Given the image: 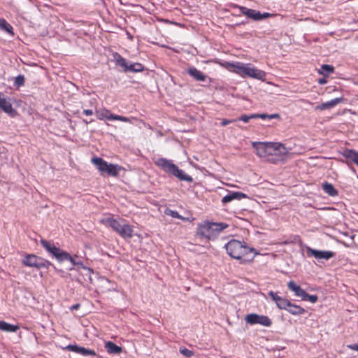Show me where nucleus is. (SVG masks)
<instances>
[{"instance_id": "nucleus-1", "label": "nucleus", "mask_w": 358, "mask_h": 358, "mask_svg": "<svg viewBox=\"0 0 358 358\" xmlns=\"http://www.w3.org/2000/svg\"><path fill=\"white\" fill-rule=\"evenodd\" d=\"M228 255L234 259L241 260V263L251 262L256 255H259L255 249L248 247L245 242L231 240L225 245Z\"/></svg>"}, {"instance_id": "nucleus-2", "label": "nucleus", "mask_w": 358, "mask_h": 358, "mask_svg": "<svg viewBox=\"0 0 358 358\" xmlns=\"http://www.w3.org/2000/svg\"><path fill=\"white\" fill-rule=\"evenodd\" d=\"M222 66L229 71L235 73L241 77L248 76L255 79L264 80L266 75L265 71L257 69L250 63L245 64L240 62H226L222 64Z\"/></svg>"}, {"instance_id": "nucleus-3", "label": "nucleus", "mask_w": 358, "mask_h": 358, "mask_svg": "<svg viewBox=\"0 0 358 358\" xmlns=\"http://www.w3.org/2000/svg\"><path fill=\"white\" fill-rule=\"evenodd\" d=\"M228 224L223 222L203 221L198 224L196 234L201 239L215 240Z\"/></svg>"}, {"instance_id": "nucleus-4", "label": "nucleus", "mask_w": 358, "mask_h": 358, "mask_svg": "<svg viewBox=\"0 0 358 358\" xmlns=\"http://www.w3.org/2000/svg\"><path fill=\"white\" fill-rule=\"evenodd\" d=\"M155 164L163 171L177 177L180 180L192 182V178L186 174L182 170L173 163L171 160L165 158H159L155 161Z\"/></svg>"}, {"instance_id": "nucleus-5", "label": "nucleus", "mask_w": 358, "mask_h": 358, "mask_svg": "<svg viewBox=\"0 0 358 358\" xmlns=\"http://www.w3.org/2000/svg\"><path fill=\"white\" fill-rule=\"evenodd\" d=\"M271 146L273 150L270 151V161L273 162L282 160L289 153L287 148L280 143L271 142Z\"/></svg>"}, {"instance_id": "nucleus-6", "label": "nucleus", "mask_w": 358, "mask_h": 358, "mask_svg": "<svg viewBox=\"0 0 358 358\" xmlns=\"http://www.w3.org/2000/svg\"><path fill=\"white\" fill-rule=\"evenodd\" d=\"M42 246L50 254H52L59 262L64 261V259L68 257L67 252L60 250L54 244L44 240H41Z\"/></svg>"}, {"instance_id": "nucleus-7", "label": "nucleus", "mask_w": 358, "mask_h": 358, "mask_svg": "<svg viewBox=\"0 0 358 358\" xmlns=\"http://www.w3.org/2000/svg\"><path fill=\"white\" fill-rule=\"evenodd\" d=\"M245 321L250 325L260 324L268 327L272 324L271 320L268 317L256 313L247 315L245 317Z\"/></svg>"}, {"instance_id": "nucleus-8", "label": "nucleus", "mask_w": 358, "mask_h": 358, "mask_svg": "<svg viewBox=\"0 0 358 358\" xmlns=\"http://www.w3.org/2000/svg\"><path fill=\"white\" fill-rule=\"evenodd\" d=\"M271 144V142H253L252 145L256 150L257 155L270 161V151L273 150Z\"/></svg>"}, {"instance_id": "nucleus-9", "label": "nucleus", "mask_w": 358, "mask_h": 358, "mask_svg": "<svg viewBox=\"0 0 358 358\" xmlns=\"http://www.w3.org/2000/svg\"><path fill=\"white\" fill-rule=\"evenodd\" d=\"M95 113L97 118L100 120L106 119L108 120H120L124 122H131L130 118L121 115H114L106 108L96 110Z\"/></svg>"}, {"instance_id": "nucleus-10", "label": "nucleus", "mask_w": 358, "mask_h": 358, "mask_svg": "<svg viewBox=\"0 0 358 358\" xmlns=\"http://www.w3.org/2000/svg\"><path fill=\"white\" fill-rule=\"evenodd\" d=\"M307 255L308 257H314L318 261L320 260H328L335 256V253L329 250H318L313 249L310 247H306V248Z\"/></svg>"}, {"instance_id": "nucleus-11", "label": "nucleus", "mask_w": 358, "mask_h": 358, "mask_svg": "<svg viewBox=\"0 0 358 358\" xmlns=\"http://www.w3.org/2000/svg\"><path fill=\"white\" fill-rule=\"evenodd\" d=\"M100 222L106 227L112 228L116 233L120 229L124 220L113 219L111 217H105L100 220Z\"/></svg>"}, {"instance_id": "nucleus-12", "label": "nucleus", "mask_w": 358, "mask_h": 358, "mask_svg": "<svg viewBox=\"0 0 358 358\" xmlns=\"http://www.w3.org/2000/svg\"><path fill=\"white\" fill-rule=\"evenodd\" d=\"M0 108L10 117H15L17 114V112L13 108L10 100L1 94H0Z\"/></svg>"}, {"instance_id": "nucleus-13", "label": "nucleus", "mask_w": 358, "mask_h": 358, "mask_svg": "<svg viewBox=\"0 0 358 358\" xmlns=\"http://www.w3.org/2000/svg\"><path fill=\"white\" fill-rule=\"evenodd\" d=\"M67 256L68 257L65 258L64 261L69 260L73 266H77L84 269L86 271L85 275L88 276L89 280L90 282H92V274L93 273V270L84 266L80 261H76L75 257H71L68 252Z\"/></svg>"}, {"instance_id": "nucleus-14", "label": "nucleus", "mask_w": 358, "mask_h": 358, "mask_svg": "<svg viewBox=\"0 0 358 358\" xmlns=\"http://www.w3.org/2000/svg\"><path fill=\"white\" fill-rule=\"evenodd\" d=\"M23 264L29 267L39 268L42 265L41 259L34 255H28L22 261Z\"/></svg>"}, {"instance_id": "nucleus-15", "label": "nucleus", "mask_w": 358, "mask_h": 358, "mask_svg": "<svg viewBox=\"0 0 358 358\" xmlns=\"http://www.w3.org/2000/svg\"><path fill=\"white\" fill-rule=\"evenodd\" d=\"M66 349H68L72 352H76L78 354L82 355L83 356H89V355L95 356L96 355V352L94 350L87 349V348H85L83 347H80L76 345H69L66 347Z\"/></svg>"}, {"instance_id": "nucleus-16", "label": "nucleus", "mask_w": 358, "mask_h": 358, "mask_svg": "<svg viewBox=\"0 0 358 358\" xmlns=\"http://www.w3.org/2000/svg\"><path fill=\"white\" fill-rule=\"evenodd\" d=\"M241 13L249 18L258 21L262 20V13L259 11L248 8L244 6H239Z\"/></svg>"}, {"instance_id": "nucleus-17", "label": "nucleus", "mask_w": 358, "mask_h": 358, "mask_svg": "<svg viewBox=\"0 0 358 358\" xmlns=\"http://www.w3.org/2000/svg\"><path fill=\"white\" fill-rule=\"evenodd\" d=\"M246 198H248V196L244 193L240 192H233L224 196L222 199V202L223 203H227L231 202L233 200H241L242 199Z\"/></svg>"}, {"instance_id": "nucleus-18", "label": "nucleus", "mask_w": 358, "mask_h": 358, "mask_svg": "<svg viewBox=\"0 0 358 358\" xmlns=\"http://www.w3.org/2000/svg\"><path fill=\"white\" fill-rule=\"evenodd\" d=\"M187 73L191 77L197 81L204 82L207 78L206 75L195 67L188 68Z\"/></svg>"}, {"instance_id": "nucleus-19", "label": "nucleus", "mask_w": 358, "mask_h": 358, "mask_svg": "<svg viewBox=\"0 0 358 358\" xmlns=\"http://www.w3.org/2000/svg\"><path fill=\"white\" fill-rule=\"evenodd\" d=\"M117 234L124 239L131 238L133 236V228L124 222Z\"/></svg>"}, {"instance_id": "nucleus-20", "label": "nucleus", "mask_w": 358, "mask_h": 358, "mask_svg": "<svg viewBox=\"0 0 358 358\" xmlns=\"http://www.w3.org/2000/svg\"><path fill=\"white\" fill-rule=\"evenodd\" d=\"M287 287L296 296L301 297L302 300L304 296H306V292L294 281H289L287 284Z\"/></svg>"}, {"instance_id": "nucleus-21", "label": "nucleus", "mask_w": 358, "mask_h": 358, "mask_svg": "<svg viewBox=\"0 0 358 358\" xmlns=\"http://www.w3.org/2000/svg\"><path fill=\"white\" fill-rule=\"evenodd\" d=\"M342 101V98H336L329 101L323 103L320 105H318L315 107V110H324L326 109H330L336 106L337 104L340 103Z\"/></svg>"}, {"instance_id": "nucleus-22", "label": "nucleus", "mask_w": 358, "mask_h": 358, "mask_svg": "<svg viewBox=\"0 0 358 358\" xmlns=\"http://www.w3.org/2000/svg\"><path fill=\"white\" fill-rule=\"evenodd\" d=\"M92 163L96 166V168L101 173V174L105 173L106 169L108 166V163L100 157L92 158Z\"/></svg>"}, {"instance_id": "nucleus-23", "label": "nucleus", "mask_w": 358, "mask_h": 358, "mask_svg": "<svg viewBox=\"0 0 358 358\" xmlns=\"http://www.w3.org/2000/svg\"><path fill=\"white\" fill-rule=\"evenodd\" d=\"M342 155L351 159L358 166V152L352 149H345L343 151Z\"/></svg>"}, {"instance_id": "nucleus-24", "label": "nucleus", "mask_w": 358, "mask_h": 358, "mask_svg": "<svg viewBox=\"0 0 358 358\" xmlns=\"http://www.w3.org/2000/svg\"><path fill=\"white\" fill-rule=\"evenodd\" d=\"M287 311H288L290 314L294 315H303L306 312L304 308L299 306L292 303L291 302L288 306Z\"/></svg>"}, {"instance_id": "nucleus-25", "label": "nucleus", "mask_w": 358, "mask_h": 358, "mask_svg": "<svg viewBox=\"0 0 358 358\" xmlns=\"http://www.w3.org/2000/svg\"><path fill=\"white\" fill-rule=\"evenodd\" d=\"M105 348L110 354H120L122 352V348L111 341L105 343Z\"/></svg>"}, {"instance_id": "nucleus-26", "label": "nucleus", "mask_w": 358, "mask_h": 358, "mask_svg": "<svg viewBox=\"0 0 358 358\" xmlns=\"http://www.w3.org/2000/svg\"><path fill=\"white\" fill-rule=\"evenodd\" d=\"M113 58L117 65L120 66L124 71H127V68H128L129 64L124 58H123L118 53H115L113 55Z\"/></svg>"}, {"instance_id": "nucleus-27", "label": "nucleus", "mask_w": 358, "mask_h": 358, "mask_svg": "<svg viewBox=\"0 0 358 358\" xmlns=\"http://www.w3.org/2000/svg\"><path fill=\"white\" fill-rule=\"evenodd\" d=\"M121 169L122 168L119 165L108 164V166L106 169L105 173L111 176H117L119 174V172L121 171Z\"/></svg>"}, {"instance_id": "nucleus-28", "label": "nucleus", "mask_w": 358, "mask_h": 358, "mask_svg": "<svg viewBox=\"0 0 358 358\" xmlns=\"http://www.w3.org/2000/svg\"><path fill=\"white\" fill-rule=\"evenodd\" d=\"M19 329V327L17 325H13L8 324L4 321H0V330L6 332H15Z\"/></svg>"}, {"instance_id": "nucleus-29", "label": "nucleus", "mask_w": 358, "mask_h": 358, "mask_svg": "<svg viewBox=\"0 0 358 358\" xmlns=\"http://www.w3.org/2000/svg\"><path fill=\"white\" fill-rule=\"evenodd\" d=\"M322 189L325 193L331 196H336L338 195V191L335 189V187L329 182H324L322 185Z\"/></svg>"}, {"instance_id": "nucleus-30", "label": "nucleus", "mask_w": 358, "mask_h": 358, "mask_svg": "<svg viewBox=\"0 0 358 358\" xmlns=\"http://www.w3.org/2000/svg\"><path fill=\"white\" fill-rule=\"evenodd\" d=\"M0 29L11 34L12 36L14 35L12 26L8 24L3 18H0Z\"/></svg>"}, {"instance_id": "nucleus-31", "label": "nucleus", "mask_w": 358, "mask_h": 358, "mask_svg": "<svg viewBox=\"0 0 358 358\" xmlns=\"http://www.w3.org/2000/svg\"><path fill=\"white\" fill-rule=\"evenodd\" d=\"M144 69L143 66L141 63H132L128 65L127 71L141 72Z\"/></svg>"}, {"instance_id": "nucleus-32", "label": "nucleus", "mask_w": 358, "mask_h": 358, "mask_svg": "<svg viewBox=\"0 0 358 358\" xmlns=\"http://www.w3.org/2000/svg\"><path fill=\"white\" fill-rule=\"evenodd\" d=\"M334 71V68L331 65L323 64L321 66V69L318 71L320 74L322 75H329L333 73Z\"/></svg>"}, {"instance_id": "nucleus-33", "label": "nucleus", "mask_w": 358, "mask_h": 358, "mask_svg": "<svg viewBox=\"0 0 358 358\" xmlns=\"http://www.w3.org/2000/svg\"><path fill=\"white\" fill-rule=\"evenodd\" d=\"M165 214L167 215H169L172 217H174V218H178V219H180V220H187V219L182 217V215H179L177 211H175V210H171V209H166L165 210Z\"/></svg>"}, {"instance_id": "nucleus-34", "label": "nucleus", "mask_w": 358, "mask_h": 358, "mask_svg": "<svg viewBox=\"0 0 358 358\" xmlns=\"http://www.w3.org/2000/svg\"><path fill=\"white\" fill-rule=\"evenodd\" d=\"M289 303L290 301L289 300L282 297L278 301V303L276 304V306L280 309H284L287 310Z\"/></svg>"}, {"instance_id": "nucleus-35", "label": "nucleus", "mask_w": 358, "mask_h": 358, "mask_svg": "<svg viewBox=\"0 0 358 358\" xmlns=\"http://www.w3.org/2000/svg\"><path fill=\"white\" fill-rule=\"evenodd\" d=\"M279 117H280L279 115L276 114V113L271 114V115L262 113V114H259V118H261L263 120H265V119L272 120V119H275V118H279Z\"/></svg>"}, {"instance_id": "nucleus-36", "label": "nucleus", "mask_w": 358, "mask_h": 358, "mask_svg": "<svg viewBox=\"0 0 358 358\" xmlns=\"http://www.w3.org/2000/svg\"><path fill=\"white\" fill-rule=\"evenodd\" d=\"M180 352L186 357H191L194 355V352L192 351L185 348H180Z\"/></svg>"}, {"instance_id": "nucleus-37", "label": "nucleus", "mask_w": 358, "mask_h": 358, "mask_svg": "<svg viewBox=\"0 0 358 358\" xmlns=\"http://www.w3.org/2000/svg\"><path fill=\"white\" fill-rule=\"evenodd\" d=\"M318 298L316 295H309L306 293V296L303 299V301H309L312 303L317 302Z\"/></svg>"}, {"instance_id": "nucleus-38", "label": "nucleus", "mask_w": 358, "mask_h": 358, "mask_svg": "<svg viewBox=\"0 0 358 358\" xmlns=\"http://www.w3.org/2000/svg\"><path fill=\"white\" fill-rule=\"evenodd\" d=\"M268 294L271 298V299L275 302L276 304L278 303L280 299L282 298L281 296H278L277 294V293H275V292H274L273 291H270L268 293Z\"/></svg>"}, {"instance_id": "nucleus-39", "label": "nucleus", "mask_w": 358, "mask_h": 358, "mask_svg": "<svg viewBox=\"0 0 358 358\" xmlns=\"http://www.w3.org/2000/svg\"><path fill=\"white\" fill-rule=\"evenodd\" d=\"M24 78L23 76H18L15 78V83L18 86H22L24 85Z\"/></svg>"}, {"instance_id": "nucleus-40", "label": "nucleus", "mask_w": 358, "mask_h": 358, "mask_svg": "<svg viewBox=\"0 0 358 358\" xmlns=\"http://www.w3.org/2000/svg\"><path fill=\"white\" fill-rule=\"evenodd\" d=\"M250 120V115H243L240 117L239 120H241L244 122H248Z\"/></svg>"}, {"instance_id": "nucleus-41", "label": "nucleus", "mask_w": 358, "mask_h": 358, "mask_svg": "<svg viewBox=\"0 0 358 358\" xmlns=\"http://www.w3.org/2000/svg\"><path fill=\"white\" fill-rule=\"evenodd\" d=\"M235 121H236V120H226V119H224V120H223L222 121V122H221V125H222V126H226V125H227L228 124L231 123V122H235Z\"/></svg>"}, {"instance_id": "nucleus-42", "label": "nucleus", "mask_w": 358, "mask_h": 358, "mask_svg": "<svg viewBox=\"0 0 358 358\" xmlns=\"http://www.w3.org/2000/svg\"><path fill=\"white\" fill-rule=\"evenodd\" d=\"M347 348L353 350L358 351V343L355 344L348 345Z\"/></svg>"}, {"instance_id": "nucleus-43", "label": "nucleus", "mask_w": 358, "mask_h": 358, "mask_svg": "<svg viewBox=\"0 0 358 358\" xmlns=\"http://www.w3.org/2000/svg\"><path fill=\"white\" fill-rule=\"evenodd\" d=\"M83 113L86 115H92L93 114V111L90 109H85L83 110Z\"/></svg>"}, {"instance_id": "nucleus-44", "label": "nucleus", "mask_w": 358, "mask_h": 358, "mask_svg": "<svg viewBox=\"0 0 358 358\" xmlns=\"http://www.w3.org/2000/svg\"><path fill=\"white\" fill-rule=\"evenodd\" d=\"M327 83V80L326 78H320L318 80V83L320 85H324Z\"/></svg>"}, {"instance_id": "nucleus-45", "label": "nucleus", "mask_w": 358, "mask_h": 358, "mask_svg": "<svg viewBox=\"0 0 358 358\" xmlns=\"http://www.w3.org/2000/svg\"><path fill=\"white\" fill-rule=\"evenodd\" d=\"M271 15L270 13H264L263 14H262V19H264V18H267L268 17H269Z\"/></svg>"}, {"instance_id": "nucleus-46", "label": "nucleus", "mask_w": 358, "mask_h": 358, "mask_svg": "<svg viewBox=\"0 0 358 358\" xmlns=\"http://www.w3.org/2000/svg\"><path fill=\"white\" fill-rule=\"evenodd\" d=\"M259 114H252V115H250V120L251 119H256V118H259Z\"/></svg>"}, {"instance_id": "nucleus-47", "label": "nucleus", "mask_w": 358, "mask_h": 358, "mask_svg": "<svg viewBox=\"0 0 358 358\" xmlns=\"http://www.w3.org/2000/svg\"><path fill=\"white\" fill-rule=\"evenodd\" d=\"M79 307H80V304L77 303V304H75L73 306H71V310H77L79 308Z\"/></svg>"}, {"instance_id": "nucleus-48", "label": "nucleus", "mask_w": 358, "mask_h": 358, "mask_svg": "<svg viewBox=\"0 0 358 358\" xmlns=\"http://www.w3.org/2000/svg\"><path fill=\"white\" fill-rule=\"evenodd\" d=\"M101 280L102 282H108V280L107 279H106V278H101Z\"/></svg>"}, {"instance_id": "nucleus-49", "label": "nucleus", "mask_w": 358, "mask_h": 358, "mask_svg": "<svg viewBox=\"0 0 358 358\" xmlns=\"http://www.w3.org/2000/svg\"><path fill=\"white\" fill-rule=\"evenodd\" d=\"M353 172H355V169L354 168L352 169Z\"/></svg>"}, {"instance_id": "nucleus-50", "label": "nucleus", "mask_w": 358, "mask_h": 358, "mask_svg": "<svg viewBox=\"0 0 358 358\" xmlns=\"http://www.w3.org/2000/svg\"><path fill=\"white\" fill-rule=\"evenodd\" d=\"M357 178H358V176H357Z\"/></svg>"}]
</instances>
